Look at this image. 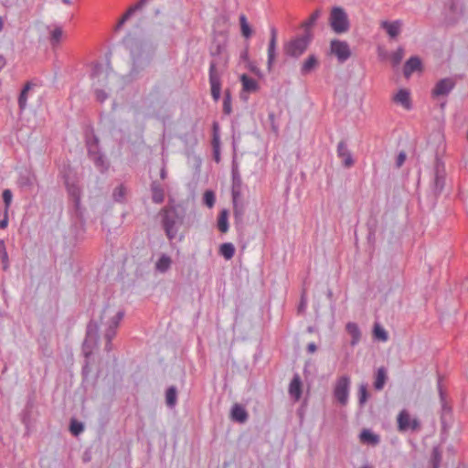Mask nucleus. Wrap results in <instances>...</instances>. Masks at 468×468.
<instances>
[{
    "mask_svg": "<svg viewBox=\"0 0 468 468\" xmlns=\"http://www.w3.org/2000/svg\"><path fill=\"white\" fill-rule=\"evenodd\" d=\"M87 146L90 160L101 172H105L109 168V164L104 154L99 151L98 139L95 137L93 141H88Z\"/></svg>",
    "mask_w": 468,
    "mask_h": 468,
    "instance_id": "obj_7",
    "label": "nucleus"
},
{
    "mask_svg": "<svg viewBox=\"0 0 468 468\" xmlns=\"http://www.w3.org/2000/svg\"><path fill=\"white\" fill-rule=\"evenodd\" d=\"M21 184L24 185V186H31V181H30V178L29 177H22L21 178Z\"/></svg>",
    "mask_w": 468,
    "mask_h": 468,
    "instance_id": "obj_58",
    "label": "nucleus"
},
{
    "mask_svg": "<svg viewBox=\"0 0 468 468\" xmlns=\"http://www.w3.org/2000/svg\"><path fill=\"white\" fill-rule=\"evenodd\" d=\"M276 42H277V31L274 27H271V39L268 46V60L267 67L269 71H271L273 61L275 59L276 55Z\"/></svg>",
    "mask_w": 468,
    "mask_h": 468,
    "instance_id": "obj_15",
    "label": "nucleus"
},
{
    "mask_svg": "<svg viewBox=\"0 0 468 468\" xmlns=\"http://www.w3.org/2000/svg\"><path fill=\"white\" fill-rule=\"evenodd\" d=\"M218 63L212 60L209 64V84L211 88V96L215 101H218L220 98L221 92V72L217 68Z\"/></svg>",
    "mask_w": 468,
    "mask_h": 468,
    "instance_id": "obj_8",
    "label": "nucleus"
},
{
    "mask_svg": "<svg viewBox=\"0 0 468 468\" xmlns=\"http://www.w3.org/2000/svg\"><path fill=\"white\" fill-rule=\"evenodd\" d=\"M216 197L215 194L211 190H207L203 196V202L208 207H212L215 205Z\"/></svg>",
    "mask_w": 468,
    "mask_h": 468,
    "instance_id": "obj_44",
    "label": "nucleus"
},
{
    "mask_svg": "<svg viewBox=\"0 0 468 468\" xmlns=\"http://www.w3.org/2000/svg\"><path fill=\"white\" fill-rule=\"evenodd\" d=\"M393 101L406 110L411 109L410 94L406 89H400L394 96Z\"/></svg>",
    "mask_w": 468,
    "mask_h": 468,
    "instance_id": "obj_18",
    "label": "nucleus"
},
{
    "mask_svg": "<svg viewBox=\"0 0 468 468\" xmlns=\"http://www.w3.org/2000/svg\"><path fill=\"white\" fill-rule=\"evenodd\" d=\"M5 65H6L5 58L0 54V71L5 68Z\"/></svg>",
    "mask_w": 468,
    "mask_h": 468,
    "instance_id": "obj_57",
    "label": "nucleus"
},
{
    "mask_svg": "<svg viewBox=\"0 0 468 468\" xmlns=\"http://www.w3.org/2000/svg\"><path fill=\"white\" fill-rule=\"evenodd\" d=\"M358 395H359V398H358L359 404L364 405L368 398V394H367V384H361L359 386Z\"/></svg>",
    "mask_w": 468,
    "mask_h": 468,
    "instance_id": "obj_47",
    "label": "nucleus"
},
{
    "mask_svg": "<svg viewBox=\"0 0 468 468\" xmlns=\"http://www.w3.org/2000/svg\"><path fill=\"white\" fill-rule=\"evenodd\" d=\"M123 316L124 312L122 310H117L113 306L106 305L101 310L100 324L93 320L88 324L86 337L83 343V351L86 356H90L91 349L99 345L100 325L104 327L103 335L106 340L105 351L111 352L112 350V341L116 335L117 328Z\"/></svg>",
    "mask_w": 468,
    "mask_h": 468,
    "instance_id": "obj_1",
    "label": "nucleus"
},
{
    "mask_svg": "<svg viewBox=\"0 0 468 468\" xmlns=\"http://www.w3.org/2000/svg\"><path fill=\"white\" fill-rule=\"evenodd\" d=\"M212 147L213 149L220 148V138L218 133H213Z\"/></svg>",
    "mask_w": 468,
    "mask_h": 468,
    "instance_id": "obj_52",
    "label": "nucleus"
},
{
    "mask_svg": "<svg viewBox=\"0 0 468 468\" xmlns=\"http://www.w3.org/2000/svg\"><path fill=\"white\" fill-rule=\"evenodd\" d=\"M410 414L404 410H401L398 416V427L399 431H407L410 428Z\"/></svg>",
    "mask_w": 468,
    "mask_h": 468,
    "instance_id": "obj_34",
    "label": "nucleus"
},
{
    "mask_svg": "<svg viewBox=\"0 0 468 468\" xmlns=\"http://www.w3.org/2000/svg\"><path fill=\"white\" fill-rule=\"evenodd\" d=\"M84 430V426L81 422H79L75 420H71L70 422V431L74 435H79L80 432H82Z\"/></svg>",
    "mask_w": 468,
    "mask_h": 468,
    "instance_id": "obj_48",
    "label": "nucleus"
},
{
    "mask_svg": "<svg viewBox=\"0 0 468 468\" xmlns=\"http://www.w3.org/2000/svg\"><path fill=\"white\" fill-rule=\"evenodd\" d=\"M404 57V49L399 47L396 51L391 54V61L394 66L399 65Z\"/></svg>",
    "mask_w": 468,
    "mask_h": 468,
    "instance_id": "obj_45",
    "label": "nucleus"
},
{
    "mask_svg": "<svg viewBox=\"0 0 468 468\" xmlns=\"http://www.w3.org/2000/svg\"><path fill=\"white\" fill-rule=\"evenodd\" d=\"M63 31L60 27H56L51 32H50V44L52 47L57 46L61 38H62Z\"/></svg>",
    "mask_w": 468,
    "mask_h": 468,
    "instance_id": "obj_41",
    "label": "nucleus"
},
{
    "mask_svg": "<svg viewBox=\"0 0 468 468\" xmlns=\"http://www.w3.org/2000/svg\"><path fill=\"white\" fill-rule=\"evenodd\" d=\"M330 49L331 53L337 58L340 63L346 61L351 56L349 45L346 41L338 39L332 40Z\"/></svg>",
    "mask_w": 468,
    "mask_h": 468,
    "instance_id": "obj_11",
    "label": "nucleus"
},
{
    "mask_svg": "<svg viewBox=\"0 0 468 468\" xmlns=\"http://www.w3.org/2000/svg\"><path fill=\"white\" fill-rule=\"evenodd\" d=\"M318 65V60L315 55H309L302 65L301 73L302 75H307L313 71Z\"/></svg>",
    "mask_w": 468,
    "mask_h": 468,
    "instance_id": "obj_28",
    "label": "nucleus"
},
{
    "mask_svg": "<svg viewBox=\"0 0 468 468\" xmlns=\"http://www.w3.org/2000/svg\"><path fill=\"white\" fill-rule=\"evenodd\" d=\"M421 62L420 59L418 57H411L410 58L403 68V73L405 77H410L414 71L420 69Z\"/></svg>",
    "mask_w": 468,
    "mask_h": 468,
    "instance_id": "obj_22",
    "label": "nucleus"
},
{
    "mask_svg": "<svg viewBox=\"0 0 468 468\" xmlns=\"http://www.w3.org/2000/svg\"><path fill=\"white\" fill-rule=\"evenodd\" d=\"M231 419L239 423H244L248 420V413L241 405L234 404L231 409Z\"/></svg>",
    "mask_w": 468,
    "mask_h": 468,
    "instance_id": "obj_23",
    "label": "nucleus"
},
{
    "mask_svg": "<svg viewBox=\"0 0 468 468\" xmlns=\"http://www.w3.org/2000/svg\"><path fill=\"white\" fill-rule=\"evenodd\" d=\"M123 42L125 48L129 50L132 61L130 76L135 78L150 65L156 47L148 39L131 36L126 37Z\"/></svg>",
    "mask_w": 468,
    "mask_h": 468,
    "instance_id": "obj_2",
    "label": "nucleus"
},
{
    "mask_svg": "<svg viewBox=\"0 0 468 468\" xmlns=\"http://www.w3.org/2000/svg\"><path fill=\"white\" fill-rule=\"evenodd\" d=\"M346 330L351 336L350 345L352 346H356L361 339V331L357 324L354 322H348L346 324Z\"/></svg>",
    "mask_w": 468,
    "mask_h": 468,
    "instance_id": "obj_19",
    "label": "nucleus"
},
{
    "mask_svg": "<svg viewBox=\"0 0 468 468\" xmlns=\"http://www.w3.org/2000/svg\"><path fill=\"white\" fill-rule=\"evenodd\" d=\"M110 76V69L108 66L102 64H96L93 67L91 78L92 85L104 88L107 84L108 78Z\"/></svg>",
    "mask_w": 468,
    "mask_h": 468,
    "instance_id": "obj_12",
    "label": "nucleus"
},
{
    "mask_svg": "<svg viewBox=\"0 0 468 468\" xmlns=\"http://www.w3.org/2000/svg\"><path fill=\"white\" fill-rule=\"evenodd\" d=\"M177 401V390L174 386L169 387L165 392V402L169 408H174Z\"/></svg>",
    "mask_w": 468,
    "mask_h": 468,
    "instance_id": "obj_35",
    "label": "nucleus"
},
{
    "mask_svg": "<svg viewBox=\"0 0 468 468\" xmlns=\"http://www.w3.org/2000/svg\"><path fill=\"white\" fill-rule=\"evenodd\" d=\"M420 424L417 419H413L410 421V428L412 431H416L420 428Z\"/></svg>",
    "mask_w": 468,
    "mask_h": 468,
    "instance_id": "obj_54",
    "label": "nucleus"
},
{
    "mask_svg": "<svg viewBox=\"0 0 468 468\" xmlns=\"http://www.w3.org/2000/svg\"><path fill=\"white\" fill-rule=\"evenodd\" d=\"M149 0H140L138 3H136L135 5L130 6L127 11L123 14V16L121 17V19L119 20V22L117 23L116 25V27L115 29L116 30H120L121 27L124 25V23L137 11V10H140L142 9L145 5L146 3L148 2Z\"/></svg>",
    "mask_w": 468,
    "mask_h": 468,
    "instance_id": "obj_17",
    "label": "nucleus"
},
{
    "mask_svg": "<svg viewBox=\"0 0 468 468\" xmlns=\"http://www.w3.org/2000/svg\"><path fill=\"white\" fill-rule=\"evenodd\" d=\"M361 468H372V467L370 465H368V464H365Z\"/></svg>",
    "mask_w": 468,
    "mask_h": 468,
    "instance_id": "obj_64",
    "label": "nucleus"
},
{
    "mask_svg": "<svg viewBox=\"0 0 468 468\" xmlns=\"http://www.w3.org/2000/svg\"><path fill=\"white\" fill-rule=\"evenodd\" d=\"M67 190L69 195L72 197L75 207H78L80 203L81 191L78 185L72 183H67Z\"/></svg>",
    "mask_w": 468,
    "mask_h": 468,
    "instance_id": "obj_30",
    "label": "nucleus"
},
{
    "mask_svg": "<svg viewBox=\"0 0 468 468\" xmlns=\"http://www.w3.org/2000/svg\"><path fill=\"white\" fill-rule=\"evenodd\" d=\"M451 10H452L456 14V17L454 19H457L458 16L463 15V8H462V6L459 5V3L455 0L452 1Z\"/></svg>",
    "mask_w": 468,
    "mask_h": 468,
    "instance_id": "obj_51",
    "label": "nucleus"
},
{
    "mask_svg": "<svg viewBox=\"0 0 468 468\" xmlns=\"http://www.w3.org/2000/svg\"><path fill=\"white\" fill-rule=\"evenodd\" d=\"M330 26L332 29L337 33H345L350 27L346 12L343 7L334 6L330 14Z\"/></svg>",
    "mask_w": 468,
    "mask_h": 468,
    "instance_id": "obj_5",
    "label": "nucleus"
},
{
    "mask_svg": "<svg viewBox=\"0 0 468 468\" xmlns=\"http://www.w3.org/2000/svg\"><path fill=\"white\" fill-rule=\"evenodd\" d=\"M162 223L169 240L176 238L178 230L184 222L186 216L185 209L177 205L165 207L161 210Z\"/></svg>",
    "mask_w": 468,
    "mask_h": 468,
    "instance_id": "obj_3",
    "label": "nucleus"
},
{
    "mask_svg": "<svg viewBox=\"0 0 468 468\" xmlns=\"http://www.w3.org/2000/svg\"><path fill=\"white\" fill-rule=\"evenodd\" d=\"M359 439L362 442L373 446L378 445L380 441L379 436L367 429H365L361 431Z\"/></svg>",
    "mask_w": 468,
    "mask_h": 468,
    "instance_id": "obj_24",
    "label": "nucleus"
},
{
    "mask_svg": "<svg viewBox=\"0 0 468 468\" xmlns=\"http://www.w3.org/2000/svg\"><path fill=\"white\" fill-rule=\"evenodd\" d=\"M152 200L155 204H161L165 200V191L161 185L157 182L151 184Z\"/></svg>",
    "mask_w": 468,
    "mask_h": 468,
    "instance_id": "obj_26",
    "label": "nucleus"
},
{
    "mask_svg": "<svg viewBox=\"0 0 468 468\" xmlns=\"http://www.w3.org/2000/svg\"><path fill=\"white\" fill-rule=\"evenodd\" d=\"M233 215L236 222H241L243 219L245 207L242 200V187H231Z\"/></svg>",
    "mask_w": 468,
    "mask_h": 468,
    "instance_id": "obj_10",
    "label": "nucleus"
},
{
    "mask_svg": "<svg viewBox=\"0 0 468 468\" xmlns=\"http://www.w3.org/2000/svg\"><path fill=\"white\" fill-rule=\"evenodd\" d=\"M0 260L2 262V268L4 271L9 269V258L6 251V248L3 239H0Z\"/></svg>",
    "mask_w": 468,
    "mask_h": 468,
    "instance_id": "obj_37",
    "label": "nucleus"
},
{
    "mask_svg": "<svg viewBox=\"0 0 468 468\" xmlns=\"http://www.w3.org/2000/svg\"><path fill=\"white\" fill-rule=\"evenodd\" d=\"M218 228L222 233H226L229 230V211L227 209H222L219 212Z\"/></svg>",
    "mask_w": 468,
    "mask_h": 468,
    "instance_id": "obj_32",
    "label": "nucleus"
},
{
    "mask_svg": "<svg viewBox=\"0 0 468 468\" xmlns=\"http://www.w3.org/2000/svg\"><path fill=\"white\" fill-rule=\"evenodd\" d=\"M437 388L439 391V396H440V399H441V410H442L441 420L444 421V417H445L446 413H449L451 411V409H450V407L447 406L446 401H445V393L442 388L441 378H438Z\"/></svg>",
    "mask_w": 468,
    "mask_h": 468,
    "instance_id": "obj_31",
    "label": "nucleus"
},
{
    "mask_svg": "<svg viewBox=\"0 0 468 468\" xmlns=\"http://www.w3.org/2000/svg\"><path fill=\"white\" fill-rule=\"evenodd\" d=\"M219 253L226 259L230 260L235 254V247L230 242H226L220 245Z\"/></svg>",
    "mask_w": 468,
    "mask_h": 468,
    "instance_id": "obj_36",
    "label": "nucleus"
},
{
    "mask_svg": "<svg viewBox=\"0 0 468 468\" xmlns=\"http://www.w3.org/2000/svg\"><path fill=\"white\" fill-rule=\"evenodd\" d=\"M269 119L271 121V122H273L274 121V113L273 112H271L269 113ZM272 129L277 132L278 128L274 125V123H272Z\"/></svg>",
    "mask_w": 468,
    "mask_h": 468,
    "instance_id": "obj_59",
    "label": "nucleus"
},
{
    "mask_svg": "<svg viewBox=\"0 0 468 468\" xmlns=\"http://www.w3.org/2000/svg\"><path fill=\"white\" fill-rule=\"evenodd\" d=\"M349 389L350 378L346 375L338 378L334 388V397L341 405L347 403Z\"/></svg>",
    "mask_w": 468,
    "mask_h": 468,
    "instance_id": "obj_9",
    "label": "nucleus"
},
{
    "mask_svg": "<svg viewBox=\"0 0 468 468\" xmlns=\"http://www.w3.org/2000/svg\"><path fill=\"white\" fill-rule=\"evenodd\" d=\"M96 93V99L100 102H103L107 98L108 94L102 90L101 87L99 86H93Z\"/></svg>",
    "mask_w": 468,
    "mask_h": 468,
    "instance_id": "obj_50",
    "label": "nucleus"
},
{
    "mask_svg": "<svg viewBox=\"0 0 468 468\" xmlns=\"http://www.w3.org/2000/svg\"><path fill=\"white\" fill-rule=\"evenodd\" d=\"M214 159L217 163L220 161V148L213 149Z\"/></svg>",
    "mask_w": 468,
    "mask_h": 468,
    "instance_id": "obj_55",
    "label": "nucleus"
},
{
    "mask_svg": "<svg viewBox=\"0 0 468 468\" xmlns=\"http://www.w3.org/2000/svg\"><path fill=\"white\" fill-rule=\"evenodd\" d=\"M34 84L32 82H27L23 87L22 90L20 91V94L17 99V103L20 112L26 110L27 106V100L29 98V92L32 90Z\"/></svg>",
    "mask_w": 468,
    "mask_h": 468,
    "instance_id": "obj_20",
    "label": "nucleus"
},
{
    "mask_svg": "<svg viewBox=\"0 0 468 468\" xmlns=\"http://www.w3.org/2000/svg\"><path fill=\"white\" fill-rule=\"evenodd\" d=\"M441 462V452L439 447H433L431 456L432 468H440Z\"/></svg>",
    "mask_w": 468,
    "mask_h": 468,
    "instance_id": "obj_40",
    "label": "nucleus"
},
{
    "mask_svg": "<svg viewBox=\"0 0 468 468\" xmlns=\"http://www.w3.org/2000/svg\"><path fill=\"white\" fill-rule=\"evenodd\" d=\"M7 226V218H5L3 220L0 221V228L5 229Z\"/></svg>",
    "mask_w": 468,
    "mask_h": 468,
    "instance_id": "obj_60",
    "label": "nucleus"
},
{
    "mask_svg": "<svg viewBox=\"0 0 468 468\" xmlns=\"http://www.w3.org/2000/svg\"><path fill=\"white\" fill-rule=\"evenodd\" d=\"M289 394L292 398H293L295 400L300 399L302 395V381L298 375H295L292 379L291 380L290 386H289Z\"/></svg>",
    "mask_w": 468,
    "mask_h": 468,
    "instance_id": "obj_21",
    "label": "nucleus"
},
{
    "mask_svg": "<svg viewBox=\"0 0 468 468\" xmlns=\"http://www.w3.org/2000/svg\"><path fill=\"white\" fill-rule=\"evenodd\" d=\"M218 133V122L213 123V133Z\"/></svg>",
    "mask_w": 468,
    "mask_h": 468,
    "instance_id": "obj_62",
    "label": "nucleus"
},
{
    "mask_svg": "<svg viewBox=\"0 0 468 468\" xmlns=\"http://www.w3.org/2000/svg\"><path fill=\"white\" fill-rule=\"evenodd\" d=\"M316 349H317V346L314 343L312 342L307 345V351L309 353H314L316 351Z\"/></svg>",
    "mask_w": 468,
    "mask_h": 468,
    "instance_id": "obj_56",
    "label": "nucleus"
},
{
    "mask_svg": "<svg viewBox=\"0 0 468 468\" xmlns=\"http://www.w3.org/2000/svg\"><path fill=\"white\" fill-rule=\"evenodd\" d=\"M172 263L171 258L165 254H163L155 263V269L159 272H165L168 271Z\"/></svg>",
    "mask_w": 468,
    "mask_h": 468,
    "instance_id": "obj_33",
    "label": "nucleus"
},
{
    "mask_svg": "<svg viewBox=\"0 0 468 468\" xmlns=\"http://www.w3.org/2000/svg\"><path fill=\"white\" fill-rule=\"evenodd\" d=\"M160 176H161V178H163V179H164V178H165V176H166V172H165V169H162L161 174H160Z\"/></svg>",
    "mask_w": 468,
    "mask_h": 468,
    "instance_id": "obj_63",
    "label": "nucleus"
},
{
    "mask_svg": "<svg viewBox=\"0 0 468 468\" xmlns=\"http://www.w3.org/2000/svg\"><path fill=\"white\" fill-rule=\"evenodd\" d=\"M373 334L375 338L382 342H387L388 339L387 331L379 324H375Z\"/></svg>",
    "mask_w": 468,
    "mask_h": 468,
    "instance_id": "obj_39",
    "label": "nucleus"
},
{
    "mask_svg": "<svg viewBox=\"0 0 468 468\" xmlns=\"http://www.w3.org/2000/svg\"><path fill=\"white\" fill-rule=\"evenodd\" d=\"M12 198H13L12 191L10 189H5L3 191V200L5 203V211L8 210V208L11 205V202H12Z\"/></svg>",
    "mask_w": 468,
    "mask_h": 468,
    "instance_id": "obj_49",
    "label": "nucleus"
},
{
    "mask_svg": "<svg viewBox=\"0 0 468 468\" xmlns=\"http://www.w3.org/2000/svg\"><path fill=\"white\" fill-rule=\"evenodd\" d=\"M445 165L439 157H436L434 164V176L431 182V190L435 196L440 195L445 186Z\"/></svg>",
    "mask_w": 468,
    "mask_h": 468,
    "instance_id": "obj_6",
    "label": "nucleus"
},
{
    "mask_svg": "<svg viewBox=\"0 0 468 468\" xmlns=\"http://www.w3.org/2000/svg\"><path fill=\"white\" fill-rule=\"evenodd\" d=\"M250 70H251L252 72H254L255 74H257V75L261 76L260 69H258L257 68H255V67H250Z\"/></svg>",
    "mask_w": 468,
    "mask_h": 468,
    "instance_id": "obj_61",
    "label": "nucleus"
},
{
    "mask_svg": "<svg viewBox=\"0 0 468 468\" xmlns=\"http://www.w3.org/2000/svg\"><path fill=\"white\" fill-rule=\"evenodd\" d=\"M455 87V81L452 78H445L439 80L433 90L432 95L435 97L448 95Z\"/></svg>",
    "mask_w": 468,
    "mask_h": 468,
    "instance_id": "obj_13",
    "label": "nucleus"
},
{
    "mask_svg": "<svg viewBox=\"0 0 468 468\" xmlns=\"http://www.w3.org/2000/svg\"><path fill=\"white\" fill-rule=\"evenodd\" d=\"M239 23H240V28H241L242 35L246 38H249L252 34V30L247 21V17L245 16V15H240Z\"/></svg>",
    "mask_w": 468,
    "mask_h": 468,
    "instance_id": "obj_42",
    "label": "nucleus"
},
{
    "mask_svg": "<svg viewBox=\"0 0 468 468\" xmlns=\"http://www.w3.org/2000/svg\"><path fill=\"white\" fill-rule=\"evenodd\" d=\"M223 112L225 114L229 115L232 112L231 107V95L229 90L225 91L223 98Z\"/></svg>",
    "mask_w": 468,
    "mask_h": 468,
    "instance_id": "obj_43",
    "label": "nucleus"
},
{
    "mask_svg": "<svg viewBox=\"0 0 468 468\" xmlns=\"http://www.w3.org/2000/svg\"><path fill=\"white\" fill-rule=\"evenodd\" d=\"M406 160V154L404 152H400L396 159L397 167H400Z\"/></svg>",
    "mask_w": 468,
    "mask_h": 468,
    "instance_id": "obj_53",
    "label": "nucleus"
},
{
    "mask_svg": "<svg viewBox=\"0 0 468 468\" xmlns=\"http://www.w3.org/2000/svg\"><path fill=\"white\" fill-rule=\"evenodd\" d=\"M401 26V20H395L392 22L384 20L380 23L381 28H383L391 38H395L399 36L400 33Z\"/></svg>",
    "mask_w": 468,
    "mask_h": 468,
    "instance_id": "obj_16",
    "label": "nucleus"
},
{
    "mask_svg": "<svg viewBox=\"0 0 468 468\" xmlns=\"http://www.w3.org/2000/svg\"><path fill=\"white\" fill-rule=\"evenodd\" d=\"M240 81L242 84V91L245 92H255L259 89L258 82L252 78L249 77L246 74H242L240 76Z\"/></svg>",
    "mask_w": 468,
    "mask_h": 468,
    "instance_id": "obj_25",
    "label": "nucleus"
},
{
    "mask_svg": "<svg viewBox=\"0 0 468 468\" xmlns=\"http://www.w3.org/2000/svg\"><path fill=\"white\" fill-rule=\"evenodd\" d=\"M232 184L231 187H242V180L239 171L238 165L233 163L231 169Z\"/></svg>",
    "mask_w": 468,
    "mask_h": 468,
    "instance_id": "obj_38",
    "label": "nucleus"
},
{
    "mask_svg": "<svg viewBox=\"0 0 468 468\" xmlns=\"http://www.w3.org/2000/svg\"><path fill=\"white\" fill-rule=\"evenodd\" d=\"M336 152L345 167L349 168L354 165L353 155L344 141L338 143Z\"/></svg>",
    "mask_w": 468,
    "mask_h": 468,
    "instance_id": "obj_14",
    "label": "nucleus"
},
{
    "mask_svg": "<svg viewBox=\"0 0 468 468\" xmlns=\"http://www.w3.org/2000/svg\"><path fill=\"white\" fill-rule=\"evenodd\" d=\"M387 379H388L387 369L384 367L378 368L376 377H375V381H374L375 389H377V390L383 389Z\"/></svg>",
    "mask_w": 468,
    "mask_h": 468,
    "instance_id": "obj_27",
    "label": "nucleus"
},
{
    "mask_svg": "<svg viewBox=\"0 0 468 468\" xmlns=\"http://www.w3.org/2000/svg\"><path fill=\"white\" fill-rule=\"evenodd\" d=\"M312 37V34L303 33V35L292 39L284 47L285 54L292 58H299L307 49Z\"/></svg>",
    "mask_w": 468,
    "mask_h": 468,
    "instance_id": "obj_4",
    "label": "nucleus"
},
{
    "mask_svg": "<svg viewBox=\"0 0 468 468\" xmlns=\"http://www.w3.org/2000/svg\"><path fill=\"white\" fill-rule=\"evenodd\" d=\"M125 196V188L122 185L118 186L114 188L112 197L117 202H122Z\"/></svg>",
    "mask_w": 468,
    "mask_h": 468,
    "instance_id": "obj_46",
    "label": "nucleus"
},
{
    "mask_svg": "<svg viewBox=\"0 0 468 468\" xmlns=\"http://www.w3.org/2000/svg\"><path fill=\"white\" fill-rule=\"evenodd\" d=\"M320 16L321 10L316 9L310 15L309 18L302 24V27L303 28L305 34H312L311 29L315 25Z\"/></svg>",
    "mask_w": 468,
    "mask_h": 468,
    "instance_id": "obj_29",
    "label": "nucleus"
}]
</instances>
